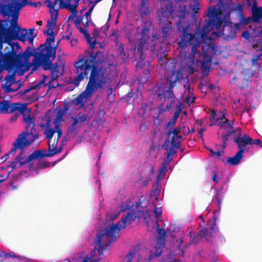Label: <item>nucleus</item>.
Returning a JSON list of instances; mask_svg holds the SVG:
<instances>
[{
  "label": "nucleus",
  "mask_w": 262,
  "mask_h": 262,
  "mask_svg": "<svg viewBox=\"0 0 262 262\" xmlns=\"http://www.w3.org/2000/svg\"><path fill=\"white\" fill-rule=\"evenodd\" d=\"M156 96L157 97V100L158 101L160 102V104L158 107V111L157 112V115H161V114H163L165 111V110H167L168 111V110L166 108V106L167 105V104L166 105V107L165 108L164 103L165 101H162L160 99H159L157 95H156ZM168 101L169 102V103H170L169 101ZM169 104V103H168V105ZM183 106H184V103L182 102H181V101H178L177 103H176V102L175 101L174 105H173V104L172 105V107L169 110V111L171 110H172V112L174 111L173 115H179L180 113L181 112L182 108H183ZM168 111H169V110H168Z\"/></svg>",
  "instance_id": "nucleus-19"
},
{
  "label": "nucleus",
  "mask_w": 262,
  "mask_h": 262,
  "mask_svg": "<svg viewBox=\"0 0 262 262\" xmlns=\"http://www.w3.org/2000/svg\"><path fill=\"white\" fill-rule=\"evenodd\" d=\"M138 216L137 219L143 218V221L146 226H149L150 221H152V214L150 213V210L147 209V205L145 206L144 209L143 211H138V213L136 212Z\"/></svg>",
  "instance_id": "nucleus-27"
},
{
  "label": "nucleus",
  "mask_w": 262,
  "mask_h": 262,
  "mask_svg": "<svg viewBox=\"0 0 262 262\" xmlns=\"http://www.w3.org/2000/svg\"><path fill=\"white\" fill-rule=\"evenodd\" d=\"M161 192V186L160 185H155V187L153 188L152 187V189L150 191L149 195L150 197H153L154 195H156V200L157 202H159L162 201L159 198V195Z\"/></svg>",
  "instance_id": "nucleus-40"
},
{
  "label": "nucleus",
  "mask_w": 262,
  "mask_h": 262,
  "mask_svg": "<svg viewBox=\"0 0 262 262\" xmlns=\"http://www.w3.org/2000/svg\"><path fill=\"white\" fill-rule=\"evenodd\" d=\"M240 24H233L227 20H223L222 26L220 30H217L220 35H222L227 40H231L234 37L237 31L240 29Z\"/></svg>",
  "instance_id": "nucleus-14"
},
{
  "label": "nucleus",
  "mask_w": 262,
  "mask_h": 262,
  "mask_svg": "<svg viewBox=\"0 0 262 262\" xmlns=\"http://www.w3.org/2000/svg\"><path fill=\"white\" fill-rule=\"evenodd\" d=\"M59 72H51V77H50V81L48 82V83H47L46 84V85H48V86L51 88H55L56 87V85H52L51 86V83L55 80L57 79L59 76L58 75V73Z\"/></svg>",
  "instance_id": "nucleus-47"
},
{
  "label": "nucleus",
  "mask_w": 262,
  "mask_h": 262,
  "mask_svg": "<svg viewBox=\"0 0 262 262\" xmlns=\"http://www.w3.org/2000/svg\"><path fill=\"white\" fill-rule=\"evenodd\" d=\"M227 190V188H224V186L216 187L215 188L216 194V204L217 207L213 213L220 214L221 210L222 203L225 196V193Z\"/></svg>",
  "instance_id": "nucleus-20"
},
{
  "label": "nucleus",
  "mask_w": 262,
  "mask_h": 262,
  "mask_svg": "<svg viewBox=\"0 0 262 262\" xmlns=\"http://www.w3.org/2000/svg\"><path fill=\"white\" fill-rule=\"evenodd\" d=\"M235 129H228L226 132H222L221 135V139L222 141V146L225 148L228 145V141L231 139H233L235 136Z\"/></svg>",
  "instance_id": "nucleus-28"
},
{
  "label": "nucleus",
  "mask_w": 262,
  "mask_h": 262,
  "mask_svg": "<svg viewBox=\"0 0 262 262\" xmlns=\"http://www.w3.org/2000/svg\"><path fill=\"white\" fill-rule=\"evenodd\" d=\"M158 62L161 66L166 65L168 63V60L165 57V54H162L158 58Z\"/></svg>",
  "instance_id": "nucleus-64"
},
{
  "label": "nucleus",
  "mask_w": 262,
  "mask_h": 262,
  "mask_svg": "<svg viewBox=\"0 0 262 262\" xmlns=\"http://www.w3.org/2000/svg\"><path fill=\"white\" fill-rule=\"evenodd\" d=\"M162 207H158L155 205L152 210V214H151L154 216L155 219L159 220L162 216Z\"/></svg>",
  "instance_id": "nucleus-45"
},
{
  "label": "nucleus",
  "mask_w": 262,
  "mask_h": 262,
  "mask_svg": "<svg viewBox=\"0 0 262 262\" xmlns=\"http://www.w3.org/2000/svg\"><path fill=\"white\" fill-rule=\"evenodd\" d=\"M202 229L207 230V234H212V233L219 231L220 230L219 227L217 226V222L213 220L211 222L210 224L208 226H204Z\"/></svg>",
  "instance_id": "nucleus-35"
},
{
  "label": "nucleus",
  "mask_w": 262,
  "mask_h": 262,
  "mask_svg": "<svg viewBox=\"0 0 262 262\" xmlns=\"http://www.w3.org/2000/svg\"><path fill=\"white\" fill-rule=\"evenodd\" d=\"M21 0H1L0 14L4 17H11L10 25L17 22L21 9Z\"/></svg>",
  "instance_id": "nucleus-9"
},
{
  "label": "nucleus",
  "mask_w": 262,
  "mask_h": 262,
  "mask_svg": "<svg viewBox=\"0 0 262 262\" xmlns=\"http://www.w3.org/2000/svg\"><path fill=\"white\" fill-rule=\"evenodd\" d=\"M161 251L159 252L158 251V250H150L147 258H145L144 261L143 262H151V260L152 259L159 257L161 256Z\"/></svg>",
  "instance_id": "nucleus-42"
},
{
  "label": "nucleus",
  "mask_w": 262,
  "mask_h": 262,
  "mask_svg": "<svg viewBox=\"0 0 262 262\" xmlns=\"http://www.w3.org/2000/svg\"><path fill=\"white\" fill-rule=\"evenodd\" d=\"M97 117L91 122H89L87 125V129L90 131H97L101 127H103L105 122V118H104V116H96Z\"/></svg>",
  "instance_id": "nucleus-22"
},
{
  "label": "nucleus",
  "mask_w": 262,
  "mask_h": 262,
  "mask_svg": "<svg viewBox=\"0 0 262 262\" xmlns=\"http://www.w3.org/2000/svg\"><path fill=\"white\" fill-rule=\"evenodd\" d=\"M92 47V50H86L80 54L74 63L76 75L70 82L74 84V88L78 86L80 82L84 78L89 79L85 90L75 99L77 104H83L90 99L97 89H102L107 83L108 78L103 67H99L97 56L99 52H94L93 49L96 44L95 38H91L89 32L83 28L79 30Z\"/></svg>",
  "instance_id": "nucleus-1"
},
{
  "label": "nucleus",
  "mask_w": 262,
  "mask_h": 262,
  "mask_svg": "<svg viewBox=\"0 0 262 262\" xmlns=\"http://www.w3.org/2000/svg\"><path fill=\"white\" fill-rule=\"evenodd\" d=\"M261 56L262 52H259L258 54L256 53L253 56L252 59H251L252 64L253 67L258 66V67H260V66L258 63V61Z\"/></svg>",
  "instance_id": "nucleus-50"
},
{
  "label": "nucleus",
  "mask_w": 262,
  "mask_h": 262,
  "mask_svg": "<svg viewBox=\"0 0 262 262\" xmlns=\"http://www.w3.org/2000/svg\"><path fill=\"white\" fill-rule=\"evenodd\" d=\"M182 77L181 69L176 70V68H172L166 77V81L168 82L169 86L167 89L164 83L160 82L156 84L151 89L152 95H157L159 99L162 101H169L170 103L166 106V108L170 110L172 105L174 104L176 96L173 93V89L176 83Z\"/></svg>",
  "instance_id": "nucleus-5"
},
{
  "label": "nucleus",
  "mask_w": 262,
  "mask_h": 262,
  "mask_svg": "<svg viewBox=\"0 0 262 262\" xmlns=\"http://www.w3.org/2000/svg\"><path fill=\"white\" fill-rule=\"evenodd\" d=\"M129 199L122 202L120 205L116 207L117 210L126 212L120 220L116 222L98 228L94 241V247L91 252L83 257L79 262H99L104 255V252L109 249L112 244L115 242L118 233L123 229L135 222L138 216V213L133 210Z\"/></svg>",
  "instance_id": "nucleus-2"
},
{
  "label": "nucleus",
  "mask_w": 262,
  "mask_h": 262,
  "mask_svg": "<svg viewBox=\"0 0 262 262\" xmlns=\"http://www.w3.org/2000/svg\"><path fill=\"white\" fill-rule=\"evenodd\" d=\"M181 141H174L165 140L162 147L166 151L165 152V157L163 159L162 164L168 165L172 161L174 155L177 153V149L179 148Z\"/></svg>",
  "instance_id": "nucleus-15"
},
{
  "label": "nucleus",
  "mask_w": 262,
  "mask_h": 262,
  "mask_svg": "<svg viewBox=\"0 0 262 262\" xmlns=\"http://www.w3.org/2000/svg\"><path fill=\"white\" fill-rule=\"evenodd\" d=\"M254 145H255L259 147H262V142L259 139H254L250 136V144L251 147H253Z\"/></svg>",
  "instance_id": "nucleus-58"
},
{
  "label": "nucleus",
  "mask_w": 262,
  "mask_h": 262,
  "mask_svg": "<svg viewBox=\"0 0 262 262\" xmlns=\"http://www.w3.org/2000/svg\"><path fill=\"white\" fill-rule=\"evenodd\" d=\"M10 29V27H8V22L6 20L0 19V35L1 36H6Z\"/></svg>",
  "instance_id": "nucleus-34"
},
{
  "label": "nucleus",
  "mask_w": 262,
  "mask_h": 262,
  "mask_svg": "<svg viewBox=\"0 0 262 262\" xmlns=\"http://www.w3.org/2000/svg\"><path fill=\"white\" fill-rule=\"evenodd\" d=\"M207 230L202 228L199 232H193L190 231L189 232L190 241L183 245L184 238L181 237L180 239V241L174 250L172 251L173 255H178L181 254L184 256L185 253L187 251L188 249L191 245H194L195 248L198 247V244L203 238L207 241Z\"/></svg>",
  "instance_id": "nucleus-10"
},
{
  "label": "nucleus",
  "mask_w": 262,
  "mask_h": 262,
  "mask_svg": "<svg viewBox=\"0 0 262 262\" xmlns=\"http://www.w3.org/2000/svg\"><path fill=\"white\" fill-rule=\"evenodd\" d=\"M43 118L49 117L50 119H53V124L54 125L53 128L54 130H58L62 129V125L65 121V119H67L68 116H40Z\"/></svg>",
  "instance_id": "nucleus-25"
},
{
  "label": "nucleus",
  "mask_w": 262,
  "mask_h": 262,
  "mask_svg": "<svg viewBox=\"0 0 262 262\" xmlns=\"http://www.w3.org/2000/svg\"><path fill=\"white\" fill-rule=\"evenodd\" d=\"M252 19L256 23H259L262 20V7H257L255 3L252 8Z\"/></svg>",
  "instance_id": "nucleus-29"
},
{
  "label": "nucleus",
  "mask_w": 262,
  "mask_h": 262,
  "mask_svg": "<svg viewBox=\"0 0 262 262\" xmlns=\"http://www.w3.org/2000/svg\"><path fill=\"white\" fill-rule=\"evenodd\" d=\"M38 125L44 129L43 134L45 137L49 140L52 139L54 135L56 133V130H54L50 122L47 123L40 122Z\"/></svg>",
  "instance_id": "nucleus-26"
},
{
  "label": "nucleus",
  "mask_w": 262,
  "mask_h": 262,
  "mask_svg": "<svg viewBox=\"0 0 262 262\" xmlns=\"http://www.w3.org/2000/svg\"><path fill=\"white\" fill-rule=\"evenodd\" d=\"M210 60H206L203 61L202 63V69L203 71H208L210 70Z\"/></svg>",
  "instance_id": "nucleus-57"
},
{
  "label": "nucleus",
  "mask_w": 262,
  "mask_h": 262,
  "mask_svg": "<svg viewBox=\"0 0 262 262\" xmlns=\"http://www.w3.org/2000/svg\"><path fill=\"white\" fill-rule=\"evenodd\" d=\"M34 153L35 155L36 160H40L42 158H48L46 150L38 149L37 150H34Z\"/></svg>",
  "instance_id": "nucleus-44"
},
{
  "label": "nucleus",
  "mask_w": 262,
  "mask_h": 262,
  "mask_svg": "<svg viewBox=\"0 0 262 262\" xmlns=\"http://www.w3.org/2000/svg\"><path fill=\"white\" fill-rule=\"evenodd\" d=\"M180 229H181V228L180 226H178V227L176 226V223L174 222H171L170 227L169 229V231L170 232H171V233L179 232L180 231Z\"/></svg>",
  "instance_id": "nucleus-62"
},
{
  "label": "nucleus",
  "mask_w": 262,
  "mask_h": 262,
  "mask_svg": "<svg viewBox=\"0 0 262 262\" xmlns=\"http://www.w3.org/2000/svg\"><path fill=\"white\" fill-rule=\"evenodd\" d=\"M93 116H68V123L69 125L67 129V135L75 137L82 128L87 129V125Z\"/></svg>",
  "instance_id": "nucleus-11"
},
{
  "label": "nucleus",
  "mask_w": 262,
  "mask_h": 262,
  "mask_svg": "<svg viewBox=\"0 0 262 262\" xmlns=\"http://www.w3.org/2000/svg\"><path fill=\"white\" fill-rule=\"evenodd\" d=\"M83 16H84L83 15H79L78 16H77L76 17V18L74 21V24L78 30L80 29V28H82L80 26V24L83 19Z\"/></svg>",
  "instance_id": "nucleus-56"
},
{
  "label": "nucleus",
  "mask_w": 262,
  "mask_h": 262,
  "mask_svg": "<svg viewBox=\"0 0 262 262\" xmlns=\"http://www.w3.org/2000/svg\"><path fill=\"white\" fill-rule=\"evenodd\" d=\"M207 242L212 247L217 249L219 246L226 243V238L219 230V231L212 234H207ZM213 250L215 251V249L212 250L213 252Z\"/></svg>",
  "instance_id": "nucleus-18"
},
{
  "label": "nucleus",
  "mask_w": 262,
  "mask_h": 262,
  "mask_svg": "<svg viewBox=\"0 0 262 262\" xmlns=\"http://www.w3.org/2000/svg\"><path fill=\"white\" fill-rule=\"evenodd\" d=\"M35 28H30L27 30L21 28L17 22L11 24L10 29L6 36V44L4 50L6 51L4 57L14 63L15 65H22L21 59L25 58L28 60L33 53L31 48L28 46L23 52H19L20 46L17 42H14L12 40H19L23 42L29 41V43L33 44L35 36L33 35Z\"/></svg>",
  "instance_id": "nucleus-3"
},
{
  "label": "nucleus",
  "mask_w": 262,
  "mask_h": 262,
  "mask_svg": "<svg viewBox=\"0 0 262 262\" xmlns=\"http://www.w3.org/2000/svg\"><path fill=\"white\" fill-rule=\"evenodd\" d=\"M72 0H60L59 2V9H67L68 10L73 8L71 4Z\"/></svg>",
  "instance_id": "nucleus-43"
},
{
  "label": "nucleus",
  "mask_w": 262,
  "mask_h": 262,
  "mask_svg": "<svg viewBox=\"0 0 262 262\" xmlns=\"http://www.w3.org/2000/svg\"><path fill=\"white\" fill-rule=\"evenodd\" d=\"M22 4H23V7L26 6V5H29L31 6H34V7L36 8L38 7H40L42 5V3L41 2H38L37 3L29 2L28 0H21Z\"/></svg>",
  "instance_id": "nucleus-51"
},
{
  "label": "nucleus",
  "mask_w": 262,
  "mask_h": 262,
  "mask_svg": "<svg viewBox=\"0 0 262 262\" xmlns=\"http://www.w3.org/2000/svg\"><path fill=\"white\" fill-rule=\"evenodd\" d=\"M69 109L68 103H64L63 106H59L57 110V115H65Z\"/></svg>",
  "instance_id": "nucleus-53"
},
{
  "label": "nucleus",
  "mask_w": 262,
  "mask_h": 262,
  "mask_svg": "<svg viewBox=\"0 0 262 262\" xmlns=\"http://www.w3.org/2000/svg\"><path fill=\"white\" fill-rule=\"evenodd\" d=\"M27 109V104L20 103H13L11 101L4 100L0 102V112L4 114L19 112L20 115H24Z\"/></svg>",
  "instance_id": "nucleus-16"
},
{
  "label": "nucleus",
  "mask_w": 262,
  "mask_h": 262,
  "mask_svg": "<svg viewBox=\"0 0 262 262\" xmlns=\"http://www.w3.org/2000/svg\"><path fill=\"white\" fill-rule=\"evenodd\" d=\"M69 10L71 12V14L69 15L68 18V21H70V20L73 19L74 17H76L78 13L77 8L75 7L71 8Z\"/></svg>",
  "instance_id": "nucleus-59"
},
{
  "label": "nucleus",
  "mask_w": 262,
  "mask_h": 262,
  "mask_svg": "<svg viewBox=\"0 0 262 262\" xmlns=\"http://www.w3.org/2000/svg\"><path fill=\"white\" fill-rule=\"evenodd\" d=\"M56 21V20H54V19H52L48 20L47 25V29L44 31V34L46 35H49V34L54 33L53 30L55 29Z\"/></svg>",
  "instance_id": "nucleus-37"
},
{
  "label": "nucleus",
  "mask_w": 262,
  "mask_h": 262,
  "mask_svg": "<svg viewBox=\"0 0 262 262\" xmlns=\"http://www.w3.org/2000/svg\"><path fill=\"white\" fill-rule=\"evenodd\" d=\"M38 86V84L32 85L27 89H24V90H22L19 91L18 94L21 96H24V95H25L27 93L29 92L31 90L36 89Z\"/></svg>",
  "instance_id": "nucleus-52"
},
{
  "label": "nucleus",
  "mask_w": 262,
  "mask_h": 262,
  "mask_svg": "<svg viewBox=\"0 0 262 262\" xmlns=\"http://www.w3.org/2000/svg\"><path fill=\"white\" fill-rule=\"evenodd\" d=\"M180 116H172L171 119L166 122L164 125L165 132V140H170L174 141H180V135L177 130V128L174 127L177 120Z\"/></svg>",
  "instance_id": "nucleus-17"
},
{
  "label": "nucleus",
  "mask_w": 262,
  "mask_h": 262,
  "mask_svg": "<svg viewBox=\"0 0 262 262\" xmlns=\"http://www.w3.org/2000/svg\"><path fill=\"white\" fill-rule=\"evenodd\" d=\"M233 142L238 150L246 145H250V136L246 134H236L233 138Z\"/></svg>",
  "instance_id": "nucleus-21"
},
{
  "label": "nucleus",
  "mask_w": 262,
  "mask_h": 262,
  "mask_svg": "<svg viewBox=\"0 0 262 262\" xmlns=\"http://www.w3.org/2000/svg\"><path fill=\"white\" fill-rule=\"evenodd\" d=\"M30 58L28 60H26L25 58L21 59L23 62L22 65H15L13 68H5L7 70H14L12 73L7 74L3 80L1 81V87L4 90L5 94L13 93L17 91L21 86V84H19L18 86L16 88H11V86L15 83L16 81V71L20 70L23 67H25L24 71H28L31 67H33L32 62H29Z\"/></svg>",
  "instance_id": "nucleus-8"
},
{
  "label": "nucleus",
  "mask_w": 262,
  "mask_h": 262,
  "mask_svg": "<svg viewBox=\"0 0 262 262\" xmlns=\"http://www.w3.org/2000/svg\"><path fill=\"white\" fill-rule=\"evenodd\" d=\"M262 29L260 30L259 33L260 36L258 37L253 41V47L256 52H262Z\"/></svg>",
  "instance_id": "nucleus-36"
},
{
  "label": "nucleus",
  "mask_w": 262,
  "mask_h": 262,
  "mask_svg": "<svg viewBox=\"0 0 262 262\" xmlns=\"http://www.w3.org/2000/svg\"><path fill=\"white\" fill-rule=\"evenodd\" d=\"M53 60H54V59H53L52 60V61L51 62V63L50 64V68H48V69H45V67H43V64H40L37 67V66H36V61L34 60V58H33L32 59L33 68H32V69H31L32 71L33 72V71H36L39 67L41 66L43 70H51L52 72H59V71L58 70V68H59L58 63V62H55V63H53L52 62L53 61Z\"/></svg>",
  "instance_id": "nucleus-30"
},
{
  "label": "nucleus",
  "mask_w": 262,
  "mask_h": 262,
  "mask_svg": "<svg viewBox=\"0 0 262 262\" xmlns=\"http://www.w3.org/2000/svg\"><path fill=\"white\" fill-rule=\"evenodd\" d=\"M139 11L141 17L142 18L149 13V7L148 5H146V1L145 0L141 1V5L139 8Z\"/></svg>",
  "instance_id": "nucleus-38"
},
{
  "label": "nucleus",
  "mask_w": 262,
  "mask_h": 262,
  "mask_svg": "<svg viewBox=\"0 0 262 262\" xmlns=\"http://www.w3.org/2000/svg\"><path fill=\"white\" fill-rule=\"evenodd\" d=\"M180 0H161V9L157 11L158 19L159 25L162 29L161 32L163 40H166L170 35L172 30V24L169 20V16L174 12L173 4L174 2H178Z\"/></svg>",
  "instance_id": "nucleus-6"
},
{
  "label": "nucleus",
  "mask_w": 262,
  "mask_h": 262,
  "mask_svg": "<svg viewBox=\"0 0 262 262\" xmlns=\"http://www.w3.org/2000/svg\"><path fill=\"white\" fill-rule=\"evenodd\" d=\"M3 253H4L5 257L6 258L11 257L12 258H18V259H19V258H20V255H19V254L15 253L13 251H10V252H6L5 251H3Z\"/></svg>",
  "instance_id": "nucleus-54"
},
{
  "label": "nucleus",
  "mask_w": 262,
  "mask_h": 262,
  "mask_svg": "<svg viewBox=\"0 0 262 262\" xmlns=\"http://www.w3.org/2000/svg\"><path fill=\"white\" fill-rule=\"evenodd\" d=\"M133 96L130 94L125 95V97L122 98V101L126 102L128 105H131L132 108L133 106L132 102L133 101Z\"/></svg>",
  "instance_id": "nucleus-55"
},
{
  "label": "nucleus",
  "mask_w": 262,
  "mask_h": 262,
  "mask_svg": "<svg viewBox=\"0 0 262 262\" xmlns=\"http://www.w3.org/2000/svg\"><path fill=\"white\" fill-rule=\"evenodd\" d=\"M35 141V138L25 139L16 137L14 142L12 144V147L11 148V152L15 155L17 150H19L20 152L14 158V161H18L21 158V156H24L25 152V149L29 147Z\"/></svg>",
  "instance_id": "nucleus-13"
},
{
  "label": "nucleus",
  "mask_w": 262,
  "mask_h": 262,
  "mask_svg": "<svg viewBox=\"0 0 262 262\" xmlns=\"http://www.w3.org/2000/svg\"><path fill=\"white\" fill-rule=\"evenodd\" d=\"M68 154L69 150H66L60 158L54 160L52 163L46 160H40L37 164L38 170L47 168L50 166H54L58 163L63 160L68 156Z\"/></svg>",
  "instance_id": "nucleus-23"
},
{
  "label": "nucleus",
  "mask_w": 262,
  "mask_h": 262,
  "mask_svg": "<svg viewBox=\"0 0 262 262\" xmlns=\"http://www.w3.org/2000/svg\"><path fill=\"white\" fill-rule=\"evenodd\" d=\"M49 12L51 15V19H54V20H57L58 17V9L55 8L50 9L49 10Z\"/></svg>",
  "instance_id": "nucleus-60"
},
{
  "label": "nucleus",
  "mask_w": 262,
  "mask_h": 262,
  "mask_svg": "<svg viewBox=\"0 0 262 262\" xmlns=\"http://www.w3.org/2000/svg\"><path fill=\"white\" fill-rule=\"evenodd\" d=\"M22 121L26 124L24 130L19 133L18 138L28 139L35 138L37 140L40 136L38 130L35 128L36 124V116H22Z\"/></svg>",
  "instance_id": "nucleus-12"
},
{
  "label": "nucleus",
  "mask_w": 262,
  "mask_h": 262,
  "mask_svg": "<svg viewBox=\"0 0 262 262\" xmlns=\"http://www.w3.org/2000/svg\"><path fill=\"white\" fill-rule=\"evenodd\" d=\"M151 25L150 23L147 21L144 22L141 25V30L140 33H139L138 38L136 43L135 50L137 51V52L139 54V60L136 63V67L138 70H142L145 66V63L143 62L142 58L143 51L145 49H149L151 52H154L156 48V41L159 40V41L164 43L165 44L169 43L170 40L171 39V36L173 29L171 32L170 35H169L168 39L165 41L163 40L164 38L161 34L162 29H161L160 25L159 27V37H157L156 34H154L151 32Z\"/></svg>",
  "instance_id": "nucleus-4"
},
{
  "label": "nucleus",
  "mask_w": 262,
  "mask_h": 262,
  "mask_svg": "<svg viewBox=\"0 0 262 262\" xmlns=\"http://www.w3.org/2000/svg\"><path fill=\"white\" fill-rule=\"evenodd\" d=\"M136 251L134 250H130L126 255V262H131L132 259L135 255Z\"/></svg>",
  "instance_id": "nucleus-63"
},
{
  "label": "nucleus",
  "mask_w": 262,
  "mask_h": 262,
  "mask_svg": "<svg viewBox=\"0 0 262 262\" xmlns=\"http://www.w3.org/2000/svg\"><path fill=\"white\" fill-rule=\"evenodd\" d=\"M95 165L96 166L97 170V175H94L93 178L95 179V184L98 186L99 189L101 188V183L99 179H98V176L99 173V170L101 168V167L100 166L98 162H96L95 164Z\"/></svg>",
  "instance_id": "nucleus-48"
},
{
  "label": "nucleus",
  "mask_w": 262,
  "mask_h": 262,
  "mask_svg": "<svg viewBox=\"0 0 262 262\" xmlns=\"http://www.w3.org/2000/svg\"><path fill=\"white\" fill-rule=\"evenodd\" d=\"M56 34L54 33L49 34L50 37L46 38L45 44H40L37 48L39 51L33 54L34 60L36 61L37 67L40 64H43L45 69L50 68V64L56 57V47H52L54 43Z\"/></svg>",
  "instance_id": "nucleus-7"
},
{
  "label": "nucleus",
  "mask_w": 262,
  "mask_h": 262,
  "mask_svg": "<svg viewBox=\"0 0 262 262\" xmlns=\"http://www.w3.org/2000/svg\"><path fill=\"white\" fill-rule=\"evenodd\" d=\"M151 222V228L153 229H156V231L160 233L162 230L165 231L164 230V226H163L162 228H160L159 224H158V220L155 219V220H152V221H150Z\"/></svg>",
  "instance_id": "nucleus-49"
},
{
  "label": "nucleus",
  "mask_w": 262,
  "mask_h": 262,
  "mask_svg": "<svg viewBox=\"0 0 262 262\" xmlns=\"http://www.w3.org/2000/svg\"><path fill=\"white\" fill-rule=\"evenodd\" d=\"M152 104L151 102L142 103L138 112V115H150L152 111Z\"/></svg>",
  "instance_id": "nucleus-33"
},
{
  "label": "nucleus",
  "mask_w": 262,
  "mask_h": 262,
  "mask_svg": "<svg viewBox=\"0 0 262 262\" xmlns=\"http://www.w3.org/2000/svg\"><path fill=\"white\" fill-rule=\"evenodd\" d=\"M5 50H1V55L0 56V66L5 68H13L14 67V63L11 61H8L6 58L4 57Z\"/></svg>",
  "instance_id": "nucleus-32"
},
{
  "label": "nucleus",
  "mask_w": 262,
  "mask_h": 262,
  "mask_svg": "<svg viewBox=\"0 0 262 262\" xmlns=\"http://www.w3.org/2000/svg\"><path fill=\"white\" fill-rule=\"evenodd\" d=\"M20 159L18 161L15 162L14 159L13 161L10 163V167L11 168V170H15L16 168L23 166L27 164L29 161L27 159V156L26 155L21 156Z\"/></svg>",
  "instance_id": "nucleus-31"
},
{
  "label": "nucleus",
  "mask_w": 262,
  "mask_h": 262,
  "mask_svg": "<svg viewBox=\"0 0 262 262\" xmlns=\"http://www.w3.org/2000/svg\"><path fill=\"white\" fill-rule=\"evenodd\" d=\"M142 202L140 200V199H139L138 201H136L135 202H133V203L131 202L130 205L133 206V210L135 212H138V211H143V209H144L145 208V206H142Z\"/></svg>",
  "instance_id": "nucleus-41"
},
{
  "label": "nucleus",
  "mask_w": 262,
  "mask_h": 262,
  "mask_svg": "<svg viewBox=\"0 0 262 262\" xmlns=\"http://www.w3.org/2000/svg\"><path fill=\"white\" fill-rule=\"evenodd\" d=\"M171 258V254H166L161 256V257L159 259V262H171V260H170Z\"/></svg>",
  "instance_id": "nucleus-61"
},
{
  "label": "nucleus",
  "mask_w": 262,
  "mask_h": 262,
  "mask_svg": "<svg viewBox=\"0 0 262 262\" xmlns=\"http://www.w3.org/2000/svg\"><path fill=\"white\" fill-rule=\"evenodd\" d=\"M207 148L209 150L211 154V156L212 158H217L218 160L221 161L222 162L223 159H225L224 158H222V156L224 154V151L223 149L214 151L210 147H207Z\"/></svg>",
  "instance_id": "nucleus-39"
},
{
  "label": "nucleus",
  "mask_w": 262,
  "mask_h": 262,
  "mask_svg": "<svg viewBox=\"0 0 262 262\" xmlns=\"http://www.w3.org/2000/svg\"><path fill=\"white\" fill-rule=\"evenodd\" d=\"M243 158L244 156L237 150L233 156L228 157L226 159H223L222 162L229 165L236 166L241 163Z\"/></svg>",
  "instance_id": "nucleus-24"
},
{
  "label": "nucleus",
  "mask_w": 262,
  "mask_h": 262,
  "mask_svg": "<svg viewBox=\"0 0 262 262\" xmlns=\"http://www.w3.org/2000/svg\"><path fill=\"white\" fill-rule=\"evenodd\" d=\"M56 144H57V143ZM46 151L48 158L52 157L56 155L59 154L56 145H55L54 146H53L52 148L51 147V146L50 145L48 149H47Z\"/></svg>",
  "instance_id": "nucleus-46"
}]
</instances>
